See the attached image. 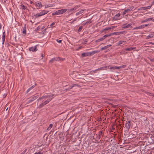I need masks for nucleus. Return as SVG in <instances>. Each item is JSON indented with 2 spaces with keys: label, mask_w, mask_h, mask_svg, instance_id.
I'll return each instance as SVG.
<instances>
[{
  "label": "nucleus",
  "mask_w": 154,
  "mask_h": 154,
  "mask_svg": "<svg viewBox=\"0 0 154 154\" xmlns=\"http://www.w3.org/2000/svg\"><path fill=\"white\" fill-rule=\"evenodd\" d=\"M34 4L35 5L37 9H38L41 8L42 7V5L41 3L40 2H35Z\"/></svg>",
  "instance_id": "6"
},
{
  "label": "nucleus",
  "mask_w": 154,
  "mask_h": 154,
  "mask_svg": "<svg viewBox=\"0 0 154 154\" xmlns=\"http://www.w3.org/2000/svg\"><path fill=\"white\" fill-rule=\"evenodd\" d=\"M60 60V57H57L55 58H52L50 60V62H53L54 60L55 61H59Z\"/></svg>",
  "instance_id": "19"
},
{
  "label": "nucleus",
  "mask_w": 154,
  "mask_h": 154,
  "mask_svg": "<svg viewBox=\"0 0 154 154\" xmlns=\"http://www.w3.org/2000/svg\"><path fill=\"white\" fill-rule=\"evenodd\" d=\"M143 28H145L146 27L150 26V24H143Z\"/></svg>",
  "instance_id": "33"
},
{
  "label": "nucleus",
  "mask_w": 154,
  "mask_h": 154,
  "mask_svg": "<svg viewBox=\"0 0 154 154\" xmlns=\"http://www.w3.org/2000/svg\"><path fill=\"white\" fill-rule=\"evenodd\" d=\"M135 49V48H132V47H131L130 48H127L125 49V50L126 51H131L133 50H134Z\"/></svg>",
  "instance_id": "25"
},
{
  "label": "nucleus",
  "mask_w": 154,
  "mask_h": 154,
  "mask_svg": "<svg viewBox=\"0 0 154 154\" xmlns=\"http://www.w3.org/2000/svg\"><path fill=\"white\" fill-rule=\"evenodd\" d=\"M112 46L111 45H107L106 46H105L104 47H102L100 49L101 51H102L106 49H107L109 47H110L111 46Z\"/></svg>",
  "instance_id": "15"
},
{
  "label": "nucleus",
  "mask_w": 154,
  "mask_h": 154,
  "mask_svg": "<svg viewBox=\"0 0 154 154\" xmlns=\"http://www.w3.org/2000/svg\"><path fill=\"white\" fill-rule=\"evenodd\" d=\"M121 15L120 13H119L116 14L113 18V20H117L119 19V17Z\"/></svg>",
  "instance_id": "11"
},
{
  "label": "nucleus",
  "mask_w": 154,
  "mask_h": 154,
  "mask_svg": "<svg viewBox=\"0 0 154 154\" xmlns=\"http://www.w3.org/2000/svg\"><path fill=\"white\" fill-rule=\"evenodd\" d=\"M65 60V59L64 58H60V60H62V61H63V60Z\"/></svg>",
  "instance_id": "48"
},
{
  "label": "nucleus",
  "mask_w": 154,
  "mask_h": 154,
  "mask_svg": "<svg viewBox=\"0 0 154 154\" xmlns=\"http://www.w3.org/2000/svg\"><path fill=\"white\" fill-rule=\"evenodd\" d=\"M100 51L96 50L92 51L91 52H88L86 53H84L82 54V57H85L87 56H90L93 55L99 52Z\"/></svg>",
  "instance_id": "2"
},
{
  "label": "nucleus",
  "mask_w": 154,
  "mask_h": 154,
  "mask_svg": "<svg viewBox=\"0 0 154 154\" xmlns=\"http://www.w3.org/2000/svg\"><path fill=\"white\" fill-rule=\"evenodd\" d=\"M150 60L152 62H154V58L150 59Z\"/></svg>",
  "instance_id": "44"
},
{
  "label": "nucleus",
  "mask_w": 154,
  "mask_h": 154,
  "mask_svg": "<svg viewBox=\"0 0 154 154\" xmlns=\"http://www.w3.org/2000/svg\"><path fill=\"white\" fill-rule=\"evenodd\" d=\"M130 121H129L126 122L125 127L126 128L127 131H128L131 126Z\"/></svg>",
  "instance_id": "12"
},
{
  "label": "nucleus",
  "mask_w": 154,
  "mask_h": 154,
  "mask_svg": "<svg viewBox=\"0 0 154 154\" xmlns=\"http://www.w3.org/2000/svg\"><path fill=\"white\" fill-rule=\"evenodd\" d=\"M111 29V28L110 27H106L103 30L104 31H106V30H109L110 29Z\"/></svg>",
  "instance_id": "32"
},
{
  "label": "nucleus",
  "mask_w": 154,
  "mask_h": 154,
  "mask_svg": "<svg viewBox=\"0 0 154 154\" xmlns=\"http://www.w3.org/2000/svg\"><path fill=\"white\" fill-rule=\"evenodd\" d=\"M152 6V5H149L147 7H141L140 8H138V10H146L147 9H149L151 8V7Z\"/></svg>",
  "instance_id": "10"
},
{
  "label": "nucleus",
  "mask_w": 154,
  "mask_h": 154,
  "mask_svg": "<svg viewBox=\"0 0 154 154\" xmlns=\"http://www.w3.org/2000/svg\"><path fill=\"white\" fill-rule=\"evenodd\" d=\"M103 131H99L98 135H99V136H101V135L103 134Z\"/></svg>",
  "instance_id": "30"
},
{
  "label": "nucleus",
  "mask_w": 154,
  "mask_h": 154,
  "mask_svg": "<svg viewBox=\"0 0 154 154\" xmlns=\"http://www.w3.org/2000/svg\"><path fill=\"white\" fill-rule=\"evenodd\" d=\"M8 108H7V109H6V111H7V110H8Z\"/></svg>",
  "instance_id": "55"
},
{
  "label": "nucleus",
  "mask_w": 154,
  "mask_h": 154,
  "mask_svg": "<svg viewBox=\"0 0 154 154\" xmlns=\"http://www.w3.org/2000/svg\"><path fill=\"white\" fill-rule=\"evenodd\" d=\"M126 67V66L125 65H122V66H119L120 69L124 68L125 67Z\"/></svg>",
  "instance_id": "36"
},
{
  "label": "nucleus",
  "mask_w": 154,
  "mask_h": 154,
  "mask_svg": "<svg viewBox=\"0 0 154 154\" xmlns=\"http://www.w3.org/2000/svg\"><path fill=\"white\" fill-rule=\"evenodd\" d=\"M35 85L32 86V87H31L30 88H29L27 90V92H28L30 90L32 89V88H33L35 87Z\"/></svg>",
  "instance_id": "28"
},
{
  "label": "nucleus",
  "mask_w": 154,
  "mask_h": 154,
  "mask_svg": "<svg viewBox=\"0 0 154 154\" xmlns=\"http://www.w3.org/2000/svg\"><path fill=\"white\" fill-rule=\"evenodd\" d=\"M73 85L70 88V89H72V88L74 87V85Z\"/></svg>",
  "instance_id": "49"
},
{
  "label": "nucleus",
  "mask_w": 154,
  "mask_h": 154,
  "mask_svg": "<svg viewBox=\"0 0 154 154\" xmlns=\"http://www.w3.org/2000/svg\"><path fill=\"white\" fill-rule=\"evenodd\" d=\"M41 57H42V58L44 57V55H43V54H42Z\"/></svg>",
  "instance_id": "51"
},
{
  "label": "nucleus",
  "mask_w": 154,
  "mask_h": 154,
  "mask_svg": "<svg viewBox=\"0 0 154 154\" xmlns=\"http://www.w3.org/2000/svg\"><path fill=\"white\" fill-rule=\"evenodd\" d=\"M5 32H3L2 34V44H4L5 42Z\"/></svg>",
  "instance_id": "16"
},
{
  "label": "nucleus",
  "mask_w": 154,
  "mask_h": 154,
  "mask_svg": "<svg viewBox=\"0 0 154 154\" xmlns=\"http://www.w3.org/2000/svg\"><path fill=\"white\" fill-rule=\"evenodd\" d=\"M100 137H101L99 135H98L97 137V139H100Z\"/></svg>",
  "instance_id": "45"
},
{
  "label": "nucleus",
  "mask_w": 154,
  "mask_h": 154,
  "mask_svg": "<svg viewBox=\"0 0 154 154\" xmlns=\"http://www.w3.org/2000/svg\"><path fill=\"white\" fill-rule=\"evenodd\" d=\"M53 126V125L52 124H50L49 126V127H48V128H47V130L49 131L51 129V128Z\"/></svg>",
  "instance_id": "27"
},
{
  "label": "nucleus",
  "mask_w": 154,
  "mask_h": 154,
  "mask_svg": "<svg viewBox=\"0 0 154 154\" xmlns=\"http://www.w3.org/2000/svg\"><path fill=\"white\" fill-rule=\"evenodd\" d=\"M106 67L104 66V67H101L99 68H98L96 69L95 70L92 71L94 72H96L99 70H102L103 69L105 68H106Z\"/></svg>",
  "instance_id": "23"
},
{
  "label": "nucleus",
  "mask_w": 154,
  "mask_h": 154,
  "mask_svg": "<svg viewBox=\"0 0 154 154\" xmlns=\"http://www.w3.org/2000/svg\"><path fill=\"white\" fill-rule=\"evenodd\" d=\"M79 7L78 5H76L74 6V7L72 8L67 9V12L68 14H71L74 12H75V11Z\"/></svg>",
  "instance_id": "3"
},
{
  "label": "nucleus",
  "mask_w": 154,
  "mask_h": 154,
  "mask_svg": "<svg viewBox=\"0 0 154 154\" xmlns=\"http://www.w3.org/2000/svg\"><path fill=\"white\" fill-rule=\"evenodd\" d=\"M84 13V10H81L79 11L76 13L75 14L76 16H77L79 15H82Z\"/></svg>",
  "instance_id": "18"
},
{
  "label": "nucleus",
  "mask_w": 154,
  "mask_h": 154,
  "mask_svg": "<svg viewBox=\"0 0 154 154\" xmlns=\"http://www.w3.org/2000/svg\"><path fill=\"white\" fill-rule=\"evenodd\" d=\"M38 97V96L36 95L35 96H33L31 98L29 99L27 102V104H29L30 102H32L35 100H36L37 98Z\"/></svg>",
  "instance_id": "8"
},
{
  "label": "nucleus",
  "mask_w": 154,
  "mask_h": 154,
  "mask_svg": "<svg viewBox=\"0 0 154 154\" xmlns=\"http://www.w3.org/2000/svg\"><path fill=\"white\" fill-rule=\"evenodd\" d=\"M35 154H43V152L40 151L36 152Z\"/></svg>",
  "instance_id": "37"
},
{
  "label": "nucleus",
  "mask_w": 154,
  "mask_h": 154,
  "mask_svg": "<svg viewBox=\"0 0 154 154\" xmlns=\"http://www.w3.org/2000/svg\"><path fill=\"white\" fill-rule=\"evenodd\" d=\"M110 69H114V66H111V67H110Z\"/></svg>",
  "instance_id": "43"
},
{
  "label": "nucleus",
  "mask_w": 154,
  "mask_h": 154,
  "mask_svg": "<svg viewBox=\"0 0 154 154\" xmlns=\"http://www.w3.org/2000/svg\"><path fill=\"white\" fill-rule=\"evenodd\" d=\"M77 18H75L74 19H73V20L70 22V23H73L74 21H75L77 20Z\"/></svg>",
  "instance_id": "38"
},
{
  "label": "nucleus",
  "mask_w": 154,
  "mask_h": 154,
  "mask_svg": "<svg viewBox=\"0 0 154 154\" xmlns=\"http://www.w3.org/2000/svg\"><path fill=\"white\" fill-rule=\"evenodd\" d=\"M152 20V21H153V22H154V19H153L152 18V20Z\"/></svg>",
  "instance_id": "54"
},
{
  "label": "nucleus",
  "mask_w": 154,
  "mask_h": 154,
  "mask_svg": "<svg viewBox=\"0 0 154 154\" xmlns=\"http://www.w3.org/2000/svg\"><path fill=\"white\" fill-rule=\"evenodd\" d=\"M114 69H120L119 66H114Z\"/></svg>",
  "instance_id": "39"
},
{
  "label": "nucleus",
  "mask_w": 154,
  "mask_h": 154,
  "mask_svg": "<svg viewBox=\"0 0 154 154\" xmlns=\"http://www.w3.org/2000/svg\"><path fill=\"white\" fill-rule=\"evenodd\" d=\"M86 24H87V23H86V22L85 23H83V25H85Z\"/></svg>",
  "instance_id": "52"
},
{
  "label": "nucleus",
  "mask_w": 154,
  "mask_h": 154,
  "mask_svg": "<svg viewBox=\"0 0 154 154\" xmlns=\"http://www.w3.org/2000/svg\"><path fill=\"white\" fill-rule=\"evenodd\" d=\"M82 28H83V27L82 26H80L79 27V29H78V32H80L81 31Z\"/></svg>",
  "instance_id": "31"
},
{
  "label": "nucleus",
  "mask_w": 154,
  "mask_h": 154,
  "mask_svg": "<svg viewBox=\"0 0 154 154\" xmlns=\"http://www.w3.org/2000/svg\"><path fill=\"white\" fill-rule=\"evenodd\" d=\"M26 24H24V27L23 28V34H26Z\"/></svg>",
  "instance_id": "24"
},
{
  "label": "nucleus",
  "mask_w": 154,
  "mask_h": 154,
  "mask_svg": "<svg viewBox=\"0 0 154 154\" xmlns=\"http://www.w3.org/2000/svg\"><path fill=\"white\" fill-rule=\"evenodd\" d=\"M49 12V11H48L43 10L39 13L36 14L35 16L36 18H37L47 14Z\"/></svg>",
  "instance_id": "5"
},
{
  "label": "nucleus",
  "mask_w": 154,
  "mask_h": 154,
  "mask_svg": "<svg viewBox=\"0 0 154 154\" xmlns=\"http://www.w3.org/2000/svg\"><path fill=\"white\" fill-rule=\"evenodd\" d=\"M51 6H50V5H46L45 6V7L46 8H48V7H51Z\"/></svg>",
  "instance_id": "46"
},
{
  "label": "nucleus",
  "mask_w": 154,
  "mask_h": 154,
  "mask_svg": "<svg viewBox=\"0 0 154 154\" xmlns=\"http://www.w3.org/2000/svg\"><path fill=\"white\" fill-rule=\"evenodd\" d=\"M20 6L22 9L25 10L26 8V7L23 5H21Z\"/></svg>",
  "instance_id": "29"
},
{
  "label": "nucleus",
  "mask_w": 154,
  "mask_h": 154,
  "mask_svg": "<svg viewBox=\"0 0 154 154\" xmlns=\"http://www.w3.org/2000/svg\"><path fill=\"white\" fill-rule=\"evenodd\" d=\"M124 32H112L110 34H108L109 36H110L111 35H118L120 34H124Z\"/></svg>",
  "instance_id": "9"
},
{
  "label": "nucleus",
  "mask_w": 154,
  "mask_h": 154,
  "mask_svg": "<svg viewBox=\"0 0 154 154\" xmlns=\"http://www.w3.org/2000/svg\"><path fill=\"white\" fill-rule=\"evenodd\" d=\"M21 154H23V153H22Z\"/></svg>",
  "instance_id": "56"
},
{
  "label": "nucleus",
  "mask_w": 154,
  "mask_h": 154,
  "mask_svg": "<svg viewBox=\"0 0 154 154\" xmlns=\"http://www.w3.org/2000/svg\"><path fill=\"white\" fill-rule=\"evenodd\" d=\"M152 18H147L144 20H142L141 21V23H143L146 22L150 21L152 20Z\"/></svg>",
  "instance_id": "17"
},
{
  "label": "nucleus",
  "mask_w": 154,
  "mask_h": 154,
  "mask_svg": "<svg viewBox=\"0 0 154 154\" xmlns=\"http://www.w3.org/2000/svg\"><path fill=\"white\" fill-rule=\"evenodd\" d=\"M27 149H25L24 150L23 152H22L23 154H25L26 152L27 151Z\"/></svg>",
  "instance_id": "41"
},
{
  "label": "nucleus",
  "mask_w": 154,
  "mask_h": 154,
  "mask_svg": "<svg viewBox=\"0 0 154 154\" xmlns=\"http://www.w3.org/2000/svg\"><path fill=\"white\" fill-rule=\"evenodd\" d=\"M131 25V24H129L127 25H126V24H124L123 25V26L122 27V28L123 29H126L128 28L129 27H130Z\"/></svg>",
  "instance_id": "20"
},
{
  "label": "nucleus",
  "mask_w": 154,
  "mask_h": 154,
  "mask_svg": "<svg viewBox=\"0 0 154 154\" xmlns=\"http://www.w3.org/2000/svg\"><path fill=\"white\" fill-rule=\"evenodd\" d=\"M87 42V41L86 40H85L84 41V44H86Z\"/></svg>",
  "instance_id": "47"
},
{
  "label": "nucleus",
  "mask_w": 154,
  "mask_h": 154,
  "mask_svg": "<svg viewBox=\"0 0 154 154\" xmlns=\"http://www.w3.org/2000/svg\"><path fill=\"white\" fill-rule=\"evenodd\" d=\"M129 11H130V10L128 9V8H127V9H125L123 11V15H125L128 12H129Z\"/></svg>",
  "instance_id": "26"
},
{
  "label": "nucleus",
  "mask_w": 154,
  "mask_h": 154,
  "mask_svg": "<svg viewBox=\"0 0 154 154\" xmlns=\"http://www.w3.org/2000/svg\"><path fill=\"white\" fill-rule=\"evenodd\" d=\"M92 22V21L91 20V19L89 20L88 21L86 22V23H87V24H90Z\"/></svg>",
  "instance_id": "34"
},
{
  "label": "nucleus",
  "mask_w": 154,
  "mask_h": 154,
  "mask_svg": "<svg viewBox=\"0 0 154 154\" xmlns=\"http://www.w3.org/2000/svg\"><path fill=\"white\" fill-rule=\"evenodd\" d=\"M29 50L30 51H32L33 52H35L37 50L36 46H35L34 47H32L29 48Z\"/></svg>",
  "instance_id": "14"
},
{
  "label": "nucleus",
  "mask_w": 154,
  "mask_h": 154,
  "mask_svg": "<svg viewBox=\"0 0 154 154\" xmlns=\"http://www.w3.org/2000/svg\"><path fill=\"white\" fill-rule=\"evenodd\" d=\"M144 28L143 25H141L139 26L136 27L134 29H138Z\"/></svg>",
  "instance_id": "22"
},
{
  "label": "nucleus",
  "mask_w": 154,
  "mask_h": 154,
  "mask_svg": "<svg viewBox=\"0 0 154 154\" xmlns=\"http://www.w3.org/2000/svg\"><path fill=\"white\" fill-rule=\"evenodd\" d=\"M149 43L150 44H152L153 45H154V43H152V42H149Z\"/></svg>",
  "instance_id": "50"
},
{
  "label": "nucleus",
  "mask_w": 154,
  "mask_h": 154,
  "mask_svg": "<svg viewBox=\"0 0 154 154\" xmlns=\"http://www.w3.org/2000/svg\"><path fill=\"white\" fill-rule=\"evenodd\" d=\"M67 11V9H61L53 13L52 15L61 14L65 13Z\"/></svg>",
  "instance_id": "4"
},
{
  "label": "nucleus",
  "mask_w": 154,
  "mask_h": 154,
  "mask_svg": "<svg viewBox=\"0 0 154 154\" xmlns=\"http://www.w3.org/2000/svg\"><path fill=\"white\" fill-rule=\"evenodd\" d=\"M134 8V7L133 6L130 7L129 8H128V9L130 10V11H131Z\"/></svg>",
  "instance_id": "35"
},
{
  "label": "nucleus",
  "mask_w": 154,
  "mask_h": 154,
  "mask_svg": "<svg viewBox=\"0 0 154 154\" xmlns=\"http://www.w3.org/2000/svg\"><path fill=\"white\" fill-rule=\"evenodd\" d=\"M54 24H55V23L54 22H53L50 25V26L51 27L53 26L54 25Z\"/></svg>",
  "instance_id": "42"
},
{
  "label": "nucleus",
  "mask_w": 154,
  "mask_h": 154,
  "mask_svg": "<svg viewBox=\"0 0 154 154\" xmlns=\"http://www.w3.org/2000/svg\"><path fill=\"white\" fill-rule=\"evenodd\" d=\"M56 41L58 42V43H61V42H62V40H59L58 39H57L56 40Z\"/></svg>",
  "instance_id": "40"
},
{
  "label": "nucleus",
  "mask_w": 154,
  "mask_h": 154,
  "mask_svg": "<svg viewBox=\"0 0 154 154\" xmlns=\"http://www.w3.org/2000/svg\"><path fill=\"white\" fill-rule=\"evenodd\" d=\"M154 36V32H152L149 34L146 38V39H148L151 38Z\"/></svg>",
  "instance_id": "13"
},
{
  "label": "nucleus",
  "mask_w": 154,
  "mask_h": 154,
  "mask_svg": "<svg viewBox=\"0 0 154 154\" xmlns=\"http://www.w3.org/2000/svg\"><path fill=\"white\" fill-rule=\"evenodd\" d=\"M30 4H32L33 2L32 1H31L30 2Z\"/></svg>",
  "instance_id": "53"
},
{
  "label": "nucleus",
  "mask_w": 154,
  "mask_h": 154,
  "mask_svg": "<svg viewBox=\"0 0 154 154\" xmlns=\"http://www.w3.org/2000/svg\"><path fill=\"white\" fill-rule=\"evenodd\" d=\"M126 42L125 41H119L117 43V45L118 46H119V45H120L121 44H125Z\"/></svg>",
  "instance_id": "21"
},
{
  "label": "nucleus",
  "mask_w": 154,
  "mask_h": 154,
  "mask_svg": "<svg viewBox=\"0 0 154 154\" xmlns=\"http://www.w3.org/2000/svg\"><path fill=\"white\" fill-rule=\"evenodd\" d=\"M54 97V94H47L43 96L41 98L38 99V100L42 101V103L38 106V108H42L44 105L48 103Z\"/></svg>",
  "instance_id": "1"
},
{
  "label": "nucleus",
  "mask_w": 154,
  "mask_h": 154,
  "mask_svg": "<svg viewBox=\"0 0 154 154\" xmlns=\"http://www.w3.org/2000/svg\"><path fill=\"white\" fill-rule=\"evenodd\" d=\"M109 36V35H106L102 37L101 38H100L95 41L96 42L102 41L105 39L106 38Z\"/></svg>",
  "instance_id": "7"
}]
</instances>
